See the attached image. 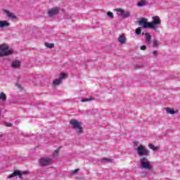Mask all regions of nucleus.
Wrapping results in <instances>:
<instances>
[{
	"mask_svg": "<svg viewBox=\"0 0 180 180\" xmlns=\"http://www.w3.org/2000/svg\"><path fill=\"white\" fill-rule=\"evenodd\" d=\"M141 168L142 169H148V171L153 169V165H151V162L148 161V159L146 157H142L140 159Z\"/></svg>",
	"mask_w": 180,
	"mask_h": 180,
	"instance_id": "f257e3e1",
	"label": "nucleus"
},
{
	"mask_svg": "<svg viewBox=\"0 0 180 180\" xmlns=\"http://www.w3.org/2000/svg\"><path fill=\"white\" fill-rule=\"evenodd\" d=\"M70 124H72V129H78L77 134H82V133H84V129L81 126V122H78V120L75 119L70 120Z\"/></svg>",
	"mask_w": 180,
	"mask_h": 180,
	"instance_id": "f03ea898",
	"label": "nucleus"
},
{
	"mask_svg": "<svg viewBox=\"0 0 180 180\" xmlns=\"http://www.w3.org/2000/svg\"><path fill=\"white\" fill-rule=\"evenodd\" d=\"M8 49L9 46H8V44H6L0 45V56H11V54L13 53V50H8Z\"/></svg>",
	"mask_w": 180,
	"mask_h": 180,
	"instance_id": "7ed1b4c3",
	"label": "nucleus"
},
{
	"mask_svg": "<svg viewBox=\"0 0 180 180\" xmlns=\"http://www.w3.org/2000/svg\"><path fill=\"white\" fill-rule=\"evenodd\" d=\"M150 29L153 30H157V26H160L161 25V18L160 16L155 15L152 18V22H150Z\"/></svg>",
	"mask_w": 180,
	"mask_h": 180,
	"instance_id": "20e7f679",
	"label": "nucleus"
},
{
	"mask_svg": "<svg viewBox=\"0 0 180 180\" xmlns=\"http://www.w3.org/2000/svg\"><path fill=\"white\" fill-rule=\"evenodd\" d=\"M136 151L139 157H143V155H146V157H148V155H150V150L147 149L143 145H139L136 148Z\"/></svg>",
	"mask_w": 180,
	"mask_h": 180,
	"instance_id": "39448f33",
	"label": "nucleus"
},
{
	"mask_svg": "<svg viewBox=\"0 0 180 180\" xmlns=\"http://www.w3.org/2000/svg\"><path fill=\"white\" fill-rule=\"evenodd\" d=\"M138 23L139 26H141L142 27H143V29H151V24H150V22H147V18H140L138 20Z\"/></svg>",
	"mask_w": 180,
	"mask_h": 180,
	"instance_id": "423d86ee",
	"label": "nucleus"
},
{
	"mask_svg": "<svg viewBox=\"0 0 180 180\" xmlns=\"http://www.w3.org/2000/svg\"><path fill=\"white\" fill-rule=\"evenodd\" d=\"M51 164V158L48 157L42 158L39 160V165L41 167H49Z\"/></svg>",
	"mask_w": 180,
	"mask_h": 180,
	"instance_id": "0eeeda50",
	"label": "nucleus"
},
{
	"mask_svg": "<svg viewBox=\"0 0 180 180\" xmlns=\"http://www.w3.org/2000/svg\"><path fill=\"white\" fill-rule=\"evenodd\" d=\"M58 12H60V9L58 7L52 8L48 11V15L51 18L52 16L57 15Z\"/></svg>",
	"mask_w": 180,
	"mask_h": 180,
	"instance_id": "6e6552de",
	"label": "nucleus"
},
{
	"mask_svg": "<svg viewBox=\"0 0 180 180\" xmlns=\"http://www.w3.org/2000/svg\"><path fill=\"white\" fill-rule=\"evenodd\" d=\"M19 176L20 179H22V172L19 170L14 171L13 173H12L11 175L8 176V179H11V178H15V176Z\"/></svg>",
	"mask_w": 180,
	"mask_h": 180,
	"instance_id": "1a4fd4ad",
	"label": "nucleus"
},
{
	"mask_svg": "<svg viewBox=\"0 0 180 180\" xmlns=\"http://www.w3.org/2000/svg\"><path fill=\"white\" fill-rule=\"evenodd\" d=\"M11 24L6 20L0 21V29H5V27H9Z\"/></svg>",
	"mask_w": 180,
	"mask_h": 180,
	"instance_id": "9d476101",
	"label": "nucleus"
},
{
	"mask_svg": "<svg viewBox=\"0 0 180 180\" xmlns=\"http://www.w3.org/2000/svg\"><path fill=\"white\" fill-rule=\"evenodd\" d=\"M20 65H21V62L20 60H13L11 63V67H13V68H20Z\"/></svg>",
	"mask_w": 180,
	"mask_h": 180,
	"instance_id": "9b49d317",
	"label": "nucleus"
},
{
	"mask_svg": "<svg viewBox=\"0 0 180 180\" xmlns=\"http://www.w3.org/2000/svg\"><path fill=\"white\" fill-rule=\"evenodd\" d=\"M165 110H166L167 115H175V113H178V111H175L174 108H165Z\"/></svg>",
	"mask_w": 180,
	"mask_h": 180,
	"instance_id": "f8f14e48",
	"label": "nucleus"
},
{
	"mask_svg": "<svg viewBox=\"0 0 180 180\" xmlns=\"http://www.w3.org/2000/svg\"><path fill=\"white\" fill-rule=\"evenodd\" d=\"M4 12L5 13H6L8 18H11V19H16L15 15L13 14V13H11L9 11L5 10Z\"/></svg>",
	"mask_w": 180,
	"mask_h": 180,
	"instance_id": "ddd939ff",
	"label": "nucleus"
},
{
	"mask_svg": "<svg viewBox=\"0 0 180 180\" xmlns=\"http://www.w3.org/2000/svg\"><path fill=\"white\" fill-rule=\"evenodd\" d=\"M146 35V44H150V43H151V34H150V33L147 32L145 34Z\"/></svg>",
	"mask_w": 180,
	"mask_h": 180,
	"instance_id": "4468645a",
	"label": "nucleus"
},
{
	"mask_svg": "<svg viewBox=\"0 0 180 180\" xmlns=\"http://www.w3.org/2000/svg\"><path fill=\"white\" fill-rule=\"evenodd\" d=\"M118 41L121 43V44H126V37L124 35H121L118 38Z\"/></svg>",
	"mask_w": 180,
	"mask_h": 180,
	"instance_id": "2eb2a0df",
	"label": "nucleus"
},
{
	"mask_svg": "<svg viewBox=\"0 0 180 180\" xmlns=\"http://www.w3.org/2000/svg\"><path fill=\"white\" fill-rule=\"evenodd\" d=\"M0 99L3 101V102H6V94L4 92H0ZM0 116H1V110H0Z\"/></svg>",
	"mask_w": 180,
	"mask_h": 180,
	"instance_id": "dca6fc26",
	"label": "nucleus"
},
{
	"mask_svg": "<svg viewBox=\"0 0 180 180\" xmlns=\"http://www.w3.org/2000/svg\"><path fill=\"white\" fill-rule=\"evenodd\" d=\"M122 18L123 19H126V18H129L130 16V11H124L122 13H121Z\"/></svg>",
	"mask_w": 180,
	"mask_h": 180,
	"instance_id": "f3484780",
	"label": "nucleus"
},
{
	"mask_svg": "<svg viewBox=\"0 0 180 180\" xmlns=\"http://www.w3.org/2000/svg\"><path fill=\"white\" fill-rule=\"evenodd\" d=\"M61 82H63V81L60 79H56L53 82V85H54L55 86H57V85H60V84H61Z\"/></svg>",
	"mask_w": 180,
	"mask_h": 180,
	"instance_id": "a211bd4d",
	"label": "nucleus"
},
{
	"mask_svg": "<svg viewBox=\"0 0 180 180\" xmlns=\"http://www.w3.org/2000/svg\"><path fill=\"white\" fill-rule=\"evenodd\" d=\"M147 5V1L146 0H141L139 2L137 3L138 6H144Z\"/></svg>",
	"mask_w": 180,
	"mask_h": 180,
	"instance_id": "6ab92c4d",
	"label": "nucleus"
},
{
	"mask_svg": "<svg viewBox=\"0 0 180 180\" xmlns=\"http://www.w3.org/2000/svg\"><path fill=\"white\" fill-rule=\"evenodd\" d=\"M148 147L149 148H150V150H153V151H157L158 150V147H155L153 145V143H149L148 144Z\"/></svg>",
	"mask_w": 180,
	"mask_h": 180,
	"instance_id": "aec40b11",
	"label": "nucleus"
},
{
	"mask_svg": "<svg viewBox=\"0 0 180 180\" xmlns=\"http://www.w3.org/2000/svg\"><path fill=\"white\" fill-rule=\"evenodd\" d=\"M64 78H67V74L63 73V72L60 73V76H59V79L63 81L64 79Z\"/></svg>",
	"mask_w": 180,
	"mask_h": 180,
	"instance_id": "412c9836",
	"label": "nucleus"
},
{
	"mask_svg": "<svg viewBox=\"0 0 180 180\" xmlns=\"http://www.w3.org/2000/svg\"><path fill=\"white\" fill-rule=\"evenodd\" d=\"M45 46L48 49H54V44L45 43Z\"/></svg>",
	"mask_w": 180,
	"mask_h": 180,
	"instance_id": "4be33fe9",
	"label": "nucleus"
},
{
	"mask_svg": "<svg viewBox=\"0 0 180 180\" xmlns=\"http://www.w3.org/2000/svg\"><path fill=\"white\" fill-rule=\"evenodd\" d=\"M95 98L91 97V98H84L82 99V102H88V101H94Z\"/></svg>",
	"mask_w": 180,
	"mask_h": 180,
	"instance_id": "5701e85b",
	"label": "nucleus"
},
{
	"mask_svg": "<svg viewBox=\"0 0 180 180\" xmlns=\"http://www.w3.org/2000/svg\"><path fill=\"white\" fill-rule=\"evenodd\" d=\"M136 34H141V28L138 27L135 30Z\"/></svg>",
	"mask_w": 180,
	"mask_h": 180,
	"instance_id": "b1692460",
	"label": "nucleus"
},
{
	"mask_svg": "<svg viewBox=\"0 0 180 180\" xmlns=\"http://www.w3.org/2000/svg\"><path fill=\"white\" fill-rule=\"evenodd\" d=\"M101 161L102 162L106 161L107 162H112V159L104 158L101 159Z\"/></svg>",
	"mask_w": 180,
	"mask_h": 180,
	"instance_id": "393cba45",
	"label": "nucleus"
},
{
	"mask_svg": "<svg viewBox=\"0 0 180 180\" xmlns=\"http://www.w3.org/2000/svg\"><path fill=\"white\" fill-rule=\"evenodd\" d=\"M59 151L58 150H56L53 153V157H58Z\"/></svg>",
	"mask_w": 180,
	"mask_h": 180,
	"instance_id": "a878e982",
	"label": "nucleus"
},
{
	"mask_svg": "<svg viewBox=\"0 0 180 180\" xmlns=\"http://www.w3.org/2000/svg\"><path fill=\"white\" fill-rule=\"evenodd\" d=\"M153 47H158V41L154 39L153 40Z\"/></svg>",
	"mask_w": 180,
	"mask_h": 180,
	"instance_id": "bb28decb",
	"label": "nucleus"
},
{
	"mask_svg": "<svg viewBox=\"0 0 180 180\" xmlns=\"http://www.w3.org/2000/svg\"><path fill=\"white\" fill-rule=\"evenodd\" d=\"M4 124H5V126H6V127H12V126L13 125L11 122H5Z\"/></svg>",
	"mask_w": 180,
	"mask_h": 180,
	"instance_id": "cd10ccee",
	"label": "nucleus"
},
{
	"mask_svg": "<svg viewBox=\"0 0 180 180\" xmlns=\"http://www.w3.org/2000/svg\"><path fill=\"white\" fill-rule=\"evenodd\" d=\"M107 15H108V16H109L110 18H114L113 13H112V12H110V11H108V12L107 13Z\"/></svg>",
	"mask_w": 180,
	"mask_h": 180,
	"instance_id": "c85d7f7f",
	"label": "nucleus"
},
{
	"mask_svg": "<svg viewBox=\"0 0 180 180\" xmlns=\"http://www.w3.org/2000/svg\"><path fill=\"white\" fill-rule=\"evenodd\" d=\"M79 169H75L72 172V174L75 175V174H77V172H79Z\"/></svg>",
	"mask_w": 180,
	"mask_h": 180,
	"instance_id": "c756f323",
	"label": "nucleus"
},
{
	"mask_svg": "<svg viewBox=\"0 0 180 180\" xmlns=\"http://www.w3.org/2000/svg\"><path fill=\"white\" fill-rule=\"evenodd\" d=\"M116 11L117 12H120L121 13H123V12H124V10H123L122 8H117Z\"/></svg>",
	"mask_w": 180,
	"mask_h": 180,
	"instance_id": "7c9ffc66",
	"label": "nucleus"
},
{
	"mask_svg": "<svg viewBox=\"0 0 180 180\" xmlns=\"http://www.w3.org/2000/svg\"><path fill=\"white\" fill-rule=\"evenodd\" d=\"M141 50H143V51L147 50V46L146 45L141 46Z\"/></svg>",
	"mask_w": 180,
	"mask_h": 180,
	"instance_id": "2f4dec72",
	"label": "nucleus"
},
{
	"mask_svg": "<svg viewBox=\"0 0 180 180\" xmlns=\"http://www.w3.org/2000/svg\"><path fill=\"white\" fill-rule=\"evenodd\" d=\"M28 173H29V172L25 171V172H22L21 175L26 174H28Z\"/></svg>",
	"mask_w": 180,
	"mask_h": 180,
	"instance_id": "473e14b6",
	"label": "nucleus"
},
{
	"mask_svg": "<svg viewBox=\"0 0 180 180\" xmlns=\"http://www.w3.org/2000/svg\"><path fill=\"white\" fill-rule=\"evenodd\" d=\"M153 56H157V51H153Z\"/></svg>",
	"mask_w": 180,
	"mask_h": 180,
	"instance_id": "72a5a7b5",
	"label": "nucleus"
},
{
	"mask_svg": "<svg viewBox=\"0 0 180 180\" xmlns=\"http://www.w3.org/2000/svg\"><path fill=\"white\" fill-rule=\"evenodd\" d=\"M134 146H139V144L137 143V142L134 143Z\"/></svg>",
	"mask_w": 180,
	"mask_h": 180,
	"instance_id": "f704fd0d",
	"label": "nucleus"
},
{
	"mask_svg": "<svg viewBox=\"0 0 180 180\" xmlns=\"http://www.w3.org/2000/svg\"><path fill=\"white\" fill-rule=\"evenodd\" d=\"M0 137H2V135H0Z\"/></svg>",
	"mask_w": 180,
	"mask_h": 180,
	"instance_id": "c9c22d12",
	"label": "nucleus"
},
{
	"mask_svg": "<svg viewBox=\"0 0 180 180\" xmlns=\"http://www.w3.org/2000/svg\"><path fill=\"white\" fill-rule=\"evenodd\" d=\"M142 34H144V32H143Z\"/></svg>",
	"mask_w": 180,
	"mask_h": 180,
	"instance_id": "e433bc0d",
	"label": "nucleus"
}]
</instances>
